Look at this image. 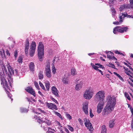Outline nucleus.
<instances>
[{"label":"nucleus","mask_w":133,"mask_h":133,"mask_svg":"<svg viewBox=\"0 0 133 133\" xmlns=\"http://www.w3.org/2000/svg\"><path fill=\"white\" fill-rule=\"evenodd\" d=\"M0 67H1L0 68V77L1 81V84L3 85L8 97H10L11 101H12L13 99L11 98L12 95L10 93V92L11 91V88L10 83L9 82V85L8 84L6 80L5 79L4 76L5 74H8L7 70L11 75H14V72L16 75H17L18 71L16 69H15L14 71L12 69V67L8 63L5 64L2 63L1 64Z\"/></svg>","instance_id":"nucleus-1"},{"label":"nucleus","mask_w":133,"mask_h":133,"mask_svg":"<svg viewBox=\"0 0 133 133\" xmlns=\"http://www.w3.org/2000/svg\"><path fill=\"white\" fill-rule=\"evenodd\" d=\"M106 100L107 103L103 110L104 115L109 114L114 110L116 103V98L114 96H108Z\"/></svg>","instance_id":"nucleus-2"},{"label":"nucleus","mask_w":133,"mask_h":133,"mask_svg":"<svg viewBox=\"0 0 133 133\" xmlns=\"http://www.w3.org/2000/svg\"><path fill=\"white\" fill-rule=\"evenodd\" d=\"M94 94L93 89L91 87L88 88L84 92L83 97L86 99H90L92 97Z\"/></svg>","instance_id":"nucleus-3"},{"label":"nucleus","mask_w":133,"mask_h":133,"mask_svg":"<svg viewBox=\"0 0 133 133\" xmlns=\"http://www.w3.org/2000/svg\"><path fill=\"white\" fill-rule=\"evenodd\" d=\"M44 45L42 42H40L39 43L38 48V54L40 61L42 60L44 55Z\"/></svg>","instance_id":"nucleus-4"},{"label":"nucleus","mask_w":133,"mask_h":133,"mask_svg":"<svg viewBox=\"0 0 133 133\" xmlns=\"http://www.w3.org/2000/svg\"><path fill=\"white\" fill-rule=\"evenodd\" d=\"M128 29V28L127 27H122L120 26H117L114 28L113 32L115 34H117L118 32L123 33L127 32Z\"/></svg>","instance_id":"nucleus-5"},{"label":"nucleus","mask_w":133,"mask_h":133,"mask_svg":"<svg viewBox=\"0 0 133 133\" xmlns=\"http://www.w3.org/2000/svg\"><path fill=\"white\" fill-rule=\"evenodd\" d=\"M105 97V93L104 91L101 90L97 92L96 95L95 97L100 101H103Z\"/></svg>","instance_id":"nucleus-6"},{"label":"nucleus","mask_w":133,"mask_h":133,"mask_svg":"<svg viewBox=\"0 0 133 133\" xmlns=\"http://www.w3.org/2000/svg\"><path fill=\"white\" fill-rule=\"evenodd\" d=\"M83 121L86 127L90 131H92L93 130V128L90 120L88 119L85 118L83 119Z\"/></svg>","instance_id":"nucleus-7"},{"label":"nucleus","mask_w":133,"mask_h":133,"mask_svg":"<svg viewBox=\"0 0 133 133\" xmlns=\"http://www.w3.org/2000/svg\"><path fill=\"white\" fill-rule=\"evenodd\" d=\"M45 74L46 76L48 78L51 77V72L50 68V63L48 62L46 65L45 67Z\"/></svg>","instance_id":"nucleus-8"},{"label":"nucleus","mask_w":133,"mask_h":133,"mask_svg":"<svg viewBox=\"0 0 133 133\" xmlns=\"http://www.w3.org/2000/svg\"><path fill=\"white\" fill-rule=\"evenodd\" d=\"M104 104V101H100L99 102L97 107V112L98 113H101L103 109Z\"/></svg>","instance_id":"nucleus-9"},{"label":"nucleus","mask_w":133,"mask_h":133,"mask_svg":"<svg viewBox=\"0 0 133 133\" xmlns=\"http://www.w3.org/2000/svg\"><path fill=\"white\" fill-rule=\"evenodd\" d=\"M123 68L124 69V71L125 73L129 76V79L133 82V79H132L133 77V73L130 72L127 68L124 67Z\"/></svg>","instance_id":"nucleus-10"},{"label":"nucleus","mask_w":133,"mask_h":133,"mask_svg":"<svg viewBox=\"0 0 133 133\" xmlns=\"http://www.w3.org/2000/svg\"><path fill=\"white\" fill-rule=\"evenodd\" d=\"M90 65L92 68L96 70H98V68L100 67L103 69H104L105 68L102 65L99 63H95V64L92 63H91Z\"/></svg>","instance_id":"nucleus-11"},{"label":"nucleus","mask_w":133,"mask_h":133,"mask_svg":"<svg viewBox=\"0 0 133 133\" xmlns=\"http://www.w3.org/2000/svg\"><path fill=\"white\" fill-rule=\"evenodd\" d=\"M106 53L107 54V57L110 60H115L117 61V59L114 56L113 53L110 51H106Z\"/></svg>","instance_id":"nucleus-12"},{"label":"nucleus","mask_w":133,"mask_h":133,"mask_svg":"<svg viewBox=\"0 0 133 133\" xmlns=\"http://www.w3.org/2000/svg\"><path fill=\"white\" fill-rule=\"evenodd\" d=\"M46 105L48 108L52 110H57L58 108L56 105L52 103H46Z\"/></svg>","instance_id":"nucleus-13"},{"label":"nucleus","mask_w":133,"mask_h":133,"mask_svg":"<svg viewBox=\"0 0 133 133\" xmlns=\"http://www.w3.org/2000/svg\"><path fill=\"white\" fill-rule=\"evenodd\" d=\"M88 103H85L83 104L82 110L84 113L86 115L88 114Z\"/></svg>","instance_id":"nucleus-14"},{"label":"nucleus","mask_w":133,"mask_h":133,"mask_svg":"<svg viewBox=\"0 0 133 133\" xmlns=\"http://www.w3.org/2000/svg\"><path fill=\"white\" fill-rule=\"evenodd\" d=\"M25 90L28 92L32 95L34 96H35L36 94L35 91L32 87H28L25 88Z\"/></svg>","instance_id":"nucleus-15"},{"label":"nucleus","mask_w":133,"mask_h":133,"mask_svg":"<svg viewBox=\"0 0 133 133\" xmlns=\"http://www.w3.org/2000/svg\"><path fill=\"white\" fill-rule=\"evenodd\" d=\"M127 105L128 106V108H129L131 113V117L132 119L131 123V127L132 130L133 131V109L132 107L130 106L129 104H128Z\"/></svg>","instance_id":"nucleus-16"},{"label":"nucleus","mask_w":133,"mask_h":133,"mask_svg":"<svg viewBox=\"0 0 133 133\" xmlns=\"http://www.w3.org/2000/svg\"><path fill=\"white\" fill-rule=\"evenodd\" d=\"M51 90L52 94L55 96L57 97H59L58 94L59 91L55 87L53 86L52 87Z\"/></svg>","instance_id":"nucleus-17"},{"label":"nucleus","mask_w":133,"mask_h":133,"mask_svg":"<svg viewBox=\"0 0 133 133\" xmlns=\"http://www.w3.org/2000/svg\"><path fill=\"white\" fill-rule=\"evenodd\" d=\"M29 42L28 41H27L25 44V52L26 56L28 55V50L29 49Z\"/></svg>","instance_id":"nucleus-18"},{"label":"nucleus","mask_w":133,"mask_h":133,"mask_svg":"<svg viewBox=\"0 0 133 133\" xmlns=\"http://www.w3.org/2000/svg\"><path fill=\"white\" fill-rule=\"evenodd\" d=\"M34 118L35 119H37L38 122L39 123H41L42 121H45V120L43 118V116H38L37 115H35L34 116Z\"/></svg>","instance_id":"nucleus-19"},{"label":"nucleus","mask_w":133,"mask_h":133,"mask_svg":"<svg viewBox=\"0 0 133 133\" xmlns=\"http://www.w3.org/2000/svg\"><path fill=\"white\" fill-rule=\"evenodd\" d=\"M63 83L65 85L69 84L70 83L69 81L68 77L64 75L62 79Z\"/></svg>","instance_id":"nucleus-20"},{"label":"nucleus","mask_w":133,"mask_h":133,"mask_svg":"<svg viewBox=\"0 0 133 133\" xmlns=\"http://www.w3.org/2000/svg\"><path fill=\"white\" fill-rule=\"evenodd\" d=\"M126 15H127V13L126 12L124 13H121L119 14V18L120 22H122L124 18L126 17Z\"/></svg>","instance_id":"nucleus-21"},{"label":"nucleus","mask_w":133,"mask_h":133,"mask_svg":"<svg viewBox=\"0 0 133 133\" xmlns=\"http://www.w3.org/2000/svg\"><path fill=\"white\" fill-rule=\"evenodd\" d=\"M82 85L83 82H80L76 85L75 89L77 91L79 90L82 88Z\"/></svg>","instance_id":"nucleus-22"},{"label":"nucleus","mask_w":133,"mask_h":133,"mask_svg":"<svg viewBox=\"0 0 133 133\" xmlns=\"http://www.w3.org/2000/svg\"><path fill=\"white\" fill-rule=\"evenodd\" d=\"M36 44L35 42H32L30 46V50L35 51Z\"/></svg>","instance_id":"nucleus-23"},{"label":"nucleus","mask_w":133,"mask_h":133,"mask_svg":"<svg viewBox=\"0 0 133 133\" xmlns=\"http://www.w3.org/2000/svg\"><path fill=\"white\" fill-rule=\"evenodd\" d=\"M29 67L30 70L31 71H33L34 70L35 65L34 63L31 62L29 64Z\"/></svg>","instance_id":"nucleus-24"},{"label":"nucleus","mask_w":133,"mask_h":133,"mask_svg":"<svg viewBox=\"0 0 133 133\" xmlns=\"http://www.w3.org/2000/svg\"><path fill=\"white\" fill-rule=\"evenodd\" d=\"M34 112L36 114H40L41 113L45 114V112L43 110H41L40 108H37L36 109L35 111H34Z\"/></svg>","instance_id":"nucleus-25"},{"label":"nucleus","mask_w":133,"mask_h":133,"mask_svg":"<svg viewBox=\"0 0 133 133\" xmlns=\"http://www.w3.org/2000/svg\"><path fill=\"white\" fill-rule=\"evenodd\" d=\"M115 120L113 119L110 120L109 123V128H112L113 127L115 124L114 122Z\"/></svg>","instance_id":"nucleus-26"},{"label":"nucleus","mask_w":133,"mask_h":133,"mask_svg":"<svg viewBox=\"0 0 133 133\" xmlns=\"http://www.w3.org/2000/svg\"><path fill=\"white\" fill-rule=\"evenodd\" d=\"M130 8V6L128 5H123L121 6L120 8H119V11H122L123 10L125 9L126 8Z\"/></svg>","instance_id":"nucleus-27"},{"label":"nucleus","mask_w":133,"mask_h":133,"mask_svg":"<svg viewBox=\"0 0 133 133\" xmlns=\"http://www.w3.org/2000/svg\"><path fill=\"white\" fill-rule=\"evenodd\" d=\"M55 60H54L53 61L52 63V73L53 74H55L56 73V69L54 65V63Z\"/></svg>","instance_id":"nucleus-28"},{"label":"nucleus","mask_w":133,"mask_h":133,"mask_svg":"<svg viewBox=\"0 0 133 133\" xmlns=\"http://www.w3.org/2000/svg\"><path fill=\"white\" fill-rule=\"evenodd\" d=\"M41 122H42V123L41 124V127L43 128V129L44 130H47V129L48 128L46 127V122H44L43 121H42Z\"/></svg>","instance_id":"nucleus-29"},{"label":"nucleus","mask_w":133,"mask_h":133,"mask_svg":"<svg viewBox=\"0 0 133 133\" xmlns=\"http://www.w3.org/2000/svg\"><path fill=\"white\" fill-rule=\"evenodd\" d=\"M102 131L101 133H106L107 129L106 126L104 125H102L101 127Z\"/></svg>","instance_id":"nucleus-30"},{"label":"nucleus","mask_w":133,"mask_h":133,"mask_svg":"<svg viewBox=\"0 0 133 133\" xmlns=\"http://www.w3.org/2000/svg\"><path fill=\"white\" fill-rule=\"evenodd\" d=\"M45 86L46 88V89L48 90L50 87V83L49 82L46 81L45 82Z\"/></svg>","instance_id":"nucleus-31"},{"label":"nucleus","mask_w":133,"mask_h":133,"mask_svg":"<svg viewBox=\"0 0 133 133\" xmlns=\"http://www.w3.org/2000/svg\"><path fill=\"white\" fill-rule=\"evenodd\" d=\"M43 118H44V119L45 121H43L46 122V125L47 124L48 125H50L51 124V122L49 120H47L46 118H44V117H43Z\"/></svg>","instance_id":"nucleus-32"},{"label":"nucleus","mask_w":133,"mask_h":133,"mask_svg":"<svg viewBox=\"0 0 133 133\" xmlns=\"http://www.w3.org/2000/svg\"><path fill=\"white\" fill-rule=\"evenodd\" d=\"M53 112L56 115L59 117L61 119H63L62 116L60 113L55 111H54Z\"/></svg>","instance_id":"nucleus-33"},{"label":"nucleus","mask_w":133,"mask_h":133,"mask_svg":"<svg viewBox=\"0 0 133 133\" xmlns=\"http://www.w3.org/2000/svg\"><path fill=\"white\" fill-rule=\"evenodd\" d=\"M76 73L75 69L74 68H72L71 70V74L72 75H76Z\"/></svg>","instance_id":"nucleus-34"},{"label":"nucleus","mask_w":133,"mask_h":133,"mask_svg":"<svg viewBox=\"0 0 133 133\" xmlns=\"http://www.w3.org/2000/svg\"><path fill=\"white\" fill-rule=\"evenodd\" d=\"M48 130L47 131V133H54L55 130L52 129L50 128H48Z\"/></svg>","instance_id":"nucleus-35"},{"label":"nucleus","mask_w":133,"mask_h":133,"mask_svg":"<svg viewBox=\"0 0 133 133\" xmlns=\"http://www.w3.org/2000/svg\"><path fill=\"white\" fill-rule=\"evenodd\" d=\"M35 52V51L30 50L29 54L31 57H32L34 56Z\"/></svg>","instance_id":"nucleus-36"},{"label":"nucleus","mask_w":133,"mask_h":133,"mask_svg":"<svg viewBox=\"0 0 133 133\" xmlns=\"http://www.w3.org/2000/svg\"><path fill=\"white\" fill-rule=\"evenodd\" d=\"M111 10L112 16L114 17L116 12V10L114 8H111Z\"/></svg>","instance_id":"nucleus-37"},{"label":"nucleus","mask_w":133,"mask_h":133,"mask_svg":"<svg viewBox=\"0 0 133 133\" xmlns=\"http://www.w3.org/2000/svg\"><path fill=\"white\" fill-rule=\"evenodd\" d=\"M20 111L21 112H27L28 110L27 109L23 108H21L20 109Z\"/></svg>","instance_id":"nucleus-38"},{"label":"nucleus","mask_w":133,"mask_h":133,"mask_svg":"<svg viewBox=\"0 0 133 133\" xmlns=\"http://www.w3.org/2000/svg\"><path fill=\"white\" fill-rule=\"evenodd\" d=\"M23 58L22 56L19 57L17 61L19 63L21 64L22 63Z\"/></svg>","instance_id":"nucleus-39"},{"label":"nucleus","mask_w":133,"mask_h":133,"mask_svg":"<svg viewBox=\"0 0 133 133\" xmlns=\"http://www.w3.org/2000/svg\"><path fill=\"white\" fill-rule=\"evenodd\" d=\"M114 74L115 75H116L119 78L121 81H123V79L122 78V77L120 76V75H119V74H118L117 73H116V72H114Z\"/></svg>","instance_id":"nucleus-40"},{"label":"nucleus","mask_w":133,"mask_h":133,"mask_svg":"<svg viewBox=\"0 0 133 133\" xmlns=\"http://www.w3.org/2000/svg\"><path fill=\"white\" fill-rule=\"evenodd\" d=\"M125 96L128 100L130 101L131 100L127 92H125L124 94Z\"/></svg>","instance_id":"nucleus-41"},{"label":"nucleus","mask_w":133,"mask_h":133,"mask_svg":"<svg viewBox=\"0 0 133 133\" xmlns=\"http://www.w3.org/2000/svg\"><path fill=\"white\" fill-rule=\"evenodd\" d=\"M39 84L40 85V86L42 88L45 90V88L44 86V85H43V84L41 83L40 82H39Z\"/></svg>","instance_id":"nucleus-42"},{"label":"nucleus","mask_w":133,"mask_h":133,"mask_svg":"<svg viewBox=\"0 0 133 133\" xmlns=\"http://www.w3.org/2000/svg\"><path fill=\"white\" fill-rule=\"evenodd\" d=\"M34 84L36 87L37 89L38 90H39V87L38 83L36 82H35Z\"/></svg>","instance_id":"nucleus-43"},{"label":"nucleus","mask_w":133,"mask_h":133,"mask_svg":"<svg viewBox=\"0 0 133 133\" xmlns=\"http://www.w3.org/2000/svg\"><path fill=\"white\" fill-rule=\"evenodd\" d=\"M65 115L67 118L69 120H71V117L70 116L69 114L66 113V114Z\"/></svg>","instance_id":"nucleus-44"},{"label":"nucleus","mask_w":133,"mask_h":133,"mask_svg":"<svg viewBox=\"0 0 133 133\" xmlns=\"http://www.w3.org/2000/svg\"><path fill=\"white\" fill-rule=\"evenodd\" d=\"M122 22H121L120 21V20H119V22L118 21H116L114 22L113 23L115 25H119L120 24H121Z\"/></svg>","instance_id":"nucleus-45"},{"label":"nucleus","mask_w":133,"mask_h":133,"mask_svg":"<svg viewBox=\"0 0 133 133\" xmlns=\"http://www.w3.org/2000/svg\"><path fill=\"white\" fill-rule=\"evenodd\" d=\"M108 65L109 67H111L115 69V66L112 64L109 63Z\"/></svg>","instance_id":"nucleus-46"},{"label":"nucleus","mask_w":133,"mask_h":133,"mask_svg":"<svg viewBox=\"0 0 133 133\" xmlns=\"http://www.w3.org/2000/svg\"><path fill=\"white\" fill-rule=\"evenodd\" d=\"M68 129L71 131L72 132L74 131L73 128L70 125H68Z\"/></svg>","instance_id":"nucleus-47"},{"label":"nucleus","mask_w":133,"mask_h":133,"mask_svg":"<svg viewBox=\"0 0 133 133\" xmlns=\"http://www.w3.org/2000/svg\"><path fill=\"white\" fill-rule=\"evenodd\" d=\"M43 77V75L41 73H39V78L40 79H42Z\"/></svg>","instance_id":"nucleus-48"},{"label":"nucleus","mask_w":133,"mask_h":133,"mask_svg":"<svg viewBox=\"0 0 133 133\" xmlns=\"http://www.w3.org/2000/svg\"><path fill=\"white\" fill-rule=\"evenodd\" d=\"M90 116L91 117H92L94 116L92 113V110L91 109L90 110Z\"/></svg>","instance_id":"nucleus-49"},{"label":"nucleus","mask_w":133,"mask_h":133,"mask_svg":"<svg viewBox=\"0 0 133 133\" xmlns=\"http://www.w3.org/2000/svg\"><path fill=\"white\" fill-rule=\"evenodd\" d=\"M78 121L79 122L80 124L81 125H83V123L82 120L81 118H79L78 119Z\"/></svg>","instance_id":"nucleus-50"},{"label":"nucleus","mask_w":133,"mask_h":133,"mask_svg":"<svg viewBox=\"0 0 133 133\" xmlns=\"http://www.w3.org/2000/svg\"><path fill=\"white\" fill-rule=\"evenodd\" d=\"M51 99L52 100V101L58 104V102L54 98H51Z\"/></svg>","instance_id":"nucleus-51"},{"label":"nucleus","mask_w":133,"mask_h":133,"mask_svg":"<svg viewBox=\"0 0 133 133\" xmlns=\"http://www.w3.org/2000/svg\"><path fill=\"white\" fill-rule=\"evenodd\" d=\"M14 55L15 58H16L17 56V51H15L14 52Z\"/></svg>","instance_id":"nucleus-52"},{"label":"nucleus","mask_w":133,"mask_h":133,"mask_svg":"<svg viewBox=\"0 0 133 133\" xmlns=\"http://www.w3.org/2000/svg\"><path fill=\"white\" fill-rule=\"evenodd\" d=\"M126 17L128 18H133V16L132 15H129L127 14V15H126Z\"/></svg>","instance_id":"nucleus-53"},{"label":"nucleus","mask_w":133,"mask_h":133,"mask_svg":"<svg viewBox=\"0 0 133 133\" xmlns=\"http://www.w3.org/2000/svg\"><path fill=\"white\" fill-rule=\"evenodd\" d=\"M130 4L131 5V7L132 8V7L131 6L132 5H133V0H130Z\"/></svg>","instance_id":"nucleus-54"},{"label":"nucleus","mask_w":133,"mask_h":133,"mask_svg":"<svg viewBox=\"0 0 133 133\" xmlns=\"http://www.w3.org/2000/svg\"><path fill=\"white\" fill-rule=\"evenodd\" d=\"M65 130L67 132V133H69V132L68 130L66 128H64Z\"/></svg>","instance_id":"nucleus-55"},{"label":"nucleus","mask_w":133,"mask_h":133,"mask_svg":"<svg viewBox=\"0 0 133 133\" xmlns=\"http://www.w3.org/2000/svg\"><path fill=\"white\" fill-rule=\"evenodd\" d=\"M110 4L112 3H114V0H109Z\"/></svg>","instance_id":"nucleus-56"},{"label":"nucleus","mask_w":133,"mask_h":133,"mask_svg":"<svg viewBox=\"0 0 133 133\" xmlns=\"http://www.w3.org/2000/svg\"><path fill=\"white\" fill-rule=\"evenodd\" d=\"M119 51H118L117 50H116L115 51V52L116 54H118L119 53Z\"/></svg>","instance_id":"nucleus-57"},{"label":"nucleus","mask_w":133,"mask_h":133,"mask_svg":"<svg viewBox=\"0 0 133 133\" xmlns=\"http://www.w3.org/2000/svg\"><path fill=\"white\" fill-rule=\"evenodd\" d=\"M38 94L40 95H41L42 96H43V94H42V93L41 92H40V91H38Z\"/></svg>","instance_id":"nucleus-58"},{"label":"nucleus","mask_w":133,"mask_h":133,"mask_svg":"<svg viewBox=\"0 0 133 133\" xmlns=\"http://www.w3.org/2000/svg\"><path fill=\"white\" fill-rule=\"evenodd\" d=\"M123 63H124V64H125V65H126L128 67L129 66V65L127 63H126L125 62H124Z\"/></svg>","instance_id":"nucleus-59"},{"label":"nucleus","mask_w":133,"mask_h":133,"mask_svg":"<svg viewBox=\"0 0 133 133\" xmlns=\"http://www.w3.org/2000/svg\"><path fill=\"white\" fill-rule=\"evenodd\" d=\"M98 70L101 73L102 75H103V72L101 70L98 69V70Z\"/></svg>","instance_id":"nucleus-60"},{"label":"nucleus","mask_w":133,"mask_h":133,"mask_svg":"<svg viewBox=\"0 0 133 133\" xmlns=\"http://www.w3.org/2000/svg\"><path fill=\"white\" fill-rule=\"evenodd\" d=\"M6 54L7 55L9 56L10 55V54L9 53V52L8 51H6Z\"/></svg>","instance_id":"nucleus-61"},{"label":"nucleus","mask_w":133,"mask_h":133,"mask_svg":"<svg viewBox=\"0 0 133 133\" xmlns=\"http://www.w3.org/2000/svg\"><path fill=\"white\" fill-rule=\"evenodd\" d=\"M128 83L129 84L132 86L133 87V84H132V83L130 82V81H128Z\"/></svg>","instance_id":"nucleus-62"},{"label":"nucleus","mask_w":133,"mask_h":133,"mask_svg":"<svg viewBox=\"0 0 133 133\" xmlns=\"http://www.w3.org/2000/svg\"><path fill=\"white\" fill-rule=\"evenodd\" d=\"M94 54V53H89L88 54V55L89 56H91L93 55Z\"/></svg>","instance_id":"nucleus-63"},{"label":"nucleus","mask_w":133,"mask_h":133,"mask_svg":"<svg viewBox=\"0 0 133 133\" xmlns=\"http://www.w3.org/2000/svg\"><path fill=\"white\" fill-rule=\"evenodd\" d=\"M128 67H129L130 70H131L132 71H133V69L130 66H129Z\"/></svg>","instance_id":"nucleus-64"}]
</instances>
